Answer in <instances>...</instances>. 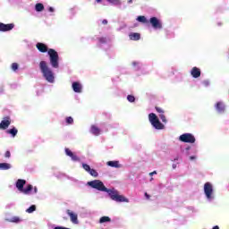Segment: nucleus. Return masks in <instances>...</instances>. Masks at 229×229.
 I'll list each match as a JSON object with an SVG mask.
<instances>
[{"label": "nucleus", "instance_id": "49", "mask_svg": "<svg viewBox=\"0 0 229 229\" xmlns=\"http://www.w3.org/2000/svg\"><path fill=\"white\" fill-rule=\"evenodd\" d=\"M96 1H97V3H101L102 0H96Z\"/></svg>", "mask_w": 229, "mask_h": 229}, {"label": "nucleus", "instance_id": "1", "mask_svg": "<svg viewBox=\"0 0 229 229\" xmlns=\"http://www.w3.org/2000/svg\"><path fill=\"white\" fill-rule=\"evenodd\" d=\"M88 185L92 189H97V191H100V192H107L108 196L113 199V201H116L117 203H128V199H126L123 195H119V191L115 189L108 190L105 187L103 182L99 180H94L88 182Z\"/></svg>", "mask_w": 229, "mask_h": 229}, {"label": "nucleus", "instance_id": "28", "mask_svg": "<svg viewBox=\"0 0 229 229\" xmlns=\"http://www.w3.org/2000/svg\"><path fill=\"white\" fill-rule=\"evenodd\" d=\"M82 167H83L84 170L87 171V173H89V172H90V169H91V168H90V165H89L83 163V164H82Z\"/></svg>", "mask_w": 229, "mask_h": 229}, {"label": "nucleus", "instance_id": "19", "mask_svg": "<svg viewBox=\"0 0 229 229\" xmlns=\"http://www.w3.org/2000/svg\"><path fill=\"white\" fill-rule=\"evenodd\" d=\"M129 37L131 40H140V34L139 33H135V32L131 33Z\"/></svg>", "mask_w": 229, "mask_h": 229}, {"label": "nucleus", "instance_id": "18", "mask_svg": "<svg viewBox=\"0 0 229 229\" xmlns=\"http://www.w3.org/2000/svg\"><path fill=\"white\" fill-rule=\"evenodd\" d=\"M107 3H110L111 4H114V6H118L121 8V4H123V2L121 0H106Z\"/></svg>", "mask_w": 229, "mask_h": 229}, {"label": "nucleus", "instance_id": "15", "mask_svg": "<svg viewBox=\"0 0 229 229\" xmlns=\"http://www.w3.org/2000/svg\"><path fill=\"white\" fill-rule=\"evenodd\" d=\"M216 108L219 114H223L225 112V104L220 101L216 105Z\"/></svg>", "mask_w": 229, "mask_h": 229}, {"label": "nucleus", "instance_id": "2", "mask_svg": "<svg viewBox=\"0 0 229 229\" xmlns=\"http://www.w3.org/2000/svg\"><path fill=\"white\" fill-rule=\"evenodd\" d=\"M39 69L47 81L48 83H55V73H53V70L49 68L47 63L46 61H41L39 63Z\"/></svg>", "mask_w": 229, "mask_h": 229}, {"label": "nucleus", "instance_id": "50", "mask_svg": "<svg viewBox=\"0 0 229 229\" xmlns=\"http://www.w3.org/2000/svg\"><path fill=\"white\" fill-rule=\"evenodd\" d=\"M189 149H191V148H186V151H189Z\"/></svg>", "mask_w": 229, "mask_h": 229}, {"label": "nucleus", "instance_id": "7", "mask_svg": "<svg viewBox=\"0 0 229 229\" xmlns=\"http://www.w3.org/2000/svg\"><path fill=\"white\" fill-rule=\"evenodd\" d=\"M179 140L188 144H194V142H196V138L191 133H184L179 137Z\"/></svg>", "mask_w": 229, "mask_h": 229}, {"label": "nucleus", "instance_id": "40", "mask_svg": "<svg viewBox=\"0 0 229 229\" xmlns=\"http://www.w3.org/2000/svg\"><path fill=\"white\" fill-rule=\"evenodd\" d=\"M102 24H108V21L107 20H103Z\"/></svg>", "mask_w": 229, "mask_h": 229}, {"label": "nucleus", "instance_id": "46", "mask_svg": "<svg viewBox=\"0 0 229 229\" xmlns=\"http://www.w3.org/2000/svg\"><path fill=\"white\" fill-rule=\"evenodd\" d=\"M128 3L129 4H131V3H133V0H129Z\"/></svg>", "mask_w": 229, "mask_h": 229}, {"label": "nucleus", "instance_id": "36", "mask_svg": "<svg viewBox=\"0 0 229 229\" xmlns=\"http://www.w3.org/2000/svg\"><path fill=\"white\" fill-rule=\"evenodd\" d=\"M156 110L158 112V114H164V110H162L160 107H156Z\"/></svg>", "mask_w": 229, "mask_h": 229}, {"label": "nucleus", "instance_id": "10", "mask_svg": "<svg viewBox=\"0 0 229 229\" xmlns=\"http://www.w3.org/2000/svg\"><path fill=\"white\" fill-rule=\"evenodd\" d=\"M65 154L67 155V157H70L73 162H80V157L74 155V153H72L71 149L65 148Z\"/></svg>", "mask_w": 229, "mask_h": 229}, {"label": "nucleus", "instance_id": "42", "mask_svg": "<svg viewBox=\"0 0 229 229\" xmlns=\"http://www.w3.org/2000/svg\"><path fill=\"white\" fill-rule=\"evenodd\" d=\"M149 174L150 176H153V174H157V171L151 172Z\"/></svg>", "mask_w": 229, "mask_h": 229}, {"label": "nucleus", "instance_id": "22", "mask_svg": "<svg viewBox=\"0 0 229 229\" xmlns=\"http://www.w3.org/2000/svg\"><path fill=\"white\" fill-rule=\"evenodd\" d=\"M7 133H10V135H12L13 137H15V135H17L18 131L16 128H13L7 131Z\"/></svg>", "mask_w": 229, "mask_h": 229}, {"label": "nucleus", "instance_id": "34", "mask_svg": "<svg viewBox=\"0 0 229 229\" xmlns=\"http://www.w3.org/2000/svg\"><path fill=\"white\" fill-rule=\"evenodd\" d=\"M106 38H99V43L100 44H106Z\"/></svg>", "mask_w": 229, "mask_h": 229}, {"label": "nucleus", "instance_id": "3", "mask_svg": "<svg viewBox=\"0 0 229 229\" xmlns=\"http://www.w3.org/2000/svg\"><path fill=\"white\" fill-rule=\"evenodd\" d=\"M24 185H26V180L19 179L16 182V188L20 192H22L23 194H31V191H33V186L31 184H29L26 188H24Z\"/></svg>", "mask_w": 229, "mask_h": 229}, {"label": "nucleus", "instance_id": "20", "mask_svg": "<svg viewBox=\"0 0 229 229\" xmlns=\"http://www.w3.org/2000/svg\"><path fill=\"white\" fill-rule=\"evenodd\" d=\"M91 133L93 135H99V133H101V130H99V128L96 127V125L91 126V130H90Z\"/></svg>", "mask_w": 229, "mask_h": 229}, {"label": "nucleus", "instance_id": "44", "mask_svg": "<svg viewBox=\"0 0 229 229\" xmlns=\"http://www.w3.org/2000/svg\"><path fill=\"white\" fill-rule=\"evenodd\" d=\"M145 197H146L147 199H149V194L145 193Z\"/></svg>", "mask_w": 229, "mask_h": 229}, {"label": "nucleus", "instance_id": "32", "mask_svg": "<svg viewBox=\"0 0 229 229\" xmlns=\"http://www.w3.org/2000/svg\"><path fill=\"white\" fill-rule=\"evenodd\" d=\"M17 69H19V64L17 63H13L12 64V70L15 72Z\"/></svg>", "mask_w": 229, "mask_h": 229}, {"label": "nucleus", "instance_id": "48", "mask_svg": "<svg viewBox=\"0 0 229 229\" xmlns=\"http://www.w3.org/2000/svg\"><path fill=\"white\" fill-rule=\"evenodd\" d=\"M173 168H174V169H176V165H173Z\"/></svg>", "mask_w": 229, "mask_h": 229}, {"label": "nucleus", "instance_id": "30", "mask_svg": "<svg viewBox=\"0 0 229 229\" xmlns=\"http://www.w3.org/2000/svg\"><path fill=\"white\" fill-rule=\"evenodd\" d=\"M159 118L163 123H167V119H165V115L164 114V113L159 114Z\"/></svg>", "mask_w": 229, "mask_h": 229}, {"label": "nucleus", "instance_id": "41", "mask_svg": "<svg viewBox=\"0 0 229 229\" xmlns=\"http://www.w3.org/2000/svg\"><path fill=\"white\" fill-rule=\"evenodd\" d=\"M48 12H55V9L53 7H49Z\"/></svg>", "mask_w": 229, "mask_h": 229}, {"label": "nucleus", "instance_id": "29", "mask_svg": "<svg viewBox=\"0 0 229 229\" xmlns=\"http://www.w3.org/2000/svg\"><path fill=\"white\" fill-rule=\"evenodd\" d=\"M127 99L130 103H133L135 102V97L131 96V95H128Z\"/></svg>", "mask_w": 229, "mask_h": 229}, {"label": "nucleus", "instance_id": "6", "mask_svg": "<svg viewBox=\"0 0 229 229\" xmlns=\"http://www.w3.org/2000/svg\"><path fill=\"white\" fill-rule=\"evenodd\" d=\"M204 193L206 194V198L208 201H212V199H214V188L210 182H206L204 184Z\"/></svg>", "mask_w": 229, "mask_h": 229}, {"label": "nucleus", "instance_id": "33", "mask_svg": "<svg viewBox=\"0 0 229 229\" xmlns=\"http://www.w3.org/2000/svg\"><path fill=\"white\" fill-rule=\"evenodd\" d=\"M12 223H19L21 219L18 216H13L11 218Z\"/></svg>", "mask_w": 229, "mask_h": 229}, {"label": "nucleus", "instance_id": "45", "mask_svg": "<svg viewBox=\"0 0 229 229\" xmlns=\"http://www.w3.org/2000/svg\"><path fill=\"white\" fill-rule=\"evenodd\" d=\"M38 191V190L37 189V187H35V188H34V194H37Z\"/></svg>", "mask_w": 229, "mask_h": 229}, {"label": "nucleus", "instance_id": "47", "mask_svg": "<svg viewBox=\"0 0 229 229\" xmlns=\"http://www.w3.org/2000/svg\"><path fill=\"white\" fill-rule=\"evenodd\" d=\"M213 229H219V226L216 225L213 227Z\"/></svg>", "mask_w": 229, "mask_h": 229}, {"label": "nucleus", "instance_id": "16", "mask_svg": "<svg viewBox=\"0 0 229 229\" xmlns=\"http://www.w3.org/2000/svg\"><path fill=\"white\" fill-rule=\"evenodd\" d=\"M8 169H12V165L8 163H0L1 171H8Z\"/></svg>", "mask_w": 229, "mask_h": 229}, {"label": "nucleus", "instance_id": "25", "mask_svg": "<svg viewBox=\"0 0 229 229\" xmlns=\"http://www.w3.org/2000/svg\"><path fill=\"white\" fill-rule=\"evenodd\" d=\"M35 8H36V12H42V10H44V4H37Z\"/></svg>", "mask_w": 229, "mask_h": 229}, {"label": "nucleus", "instance_id": "31", "mask_svg": "<svg viewBox=\"0 0 229 229\" xmlns=\"http://www.w3.org/2000/svg\"><path fill=\"white\" fill-rule=\"evenodd\" d=\"M66 123L67 124H72L74 123V120L72 119V117L69 116L66 118Z\"/></svg>", "mask_w": 229, "mask_h": 229}, {"label": "nucleus", "instance_id": "38", "mask_svg": "<svg viewBox=\"0 0 229 229\" xmlns=\"http://www.w3.org/2000/svg\"><path fill=\"white\" fill-rule=\"evenodd\" d=\"M0 94H4V88L3 87L0 88Z\"/></svg>", "mask_w": 229, "mask_h": 229}, {"label": "nucleus", "instance_id": "14", "mask_svg": "<svg viewBox=\"0 0 229 229\" xmlns=\"http://www.w3.org/2000/svg\"><path fill=\"white\" fill-rule=\"evenodd\" d=\"M191 74L194 78H199V76H201V71L198 67H193L191 72Z\"/></svg>", "mask_w": 229, "mask_h": 229}, {"label": "nucleus", "instance_id": "27", "mask_svg": "<svg viewBox=\"0 0 229 229\" xmlns=\"http://www.w3.org/2000/svg\"><path fill=\"white\" fill-rule=\"evenodd\" d=\"M89 174L91 175V176H94L95 178H98V171H96V170H94V169H90L89 170Z\"/></svg>", "mask_w": 229, "mask_h": 229}, {"label": "nucleus", "instance_id": "26", "mask_svg": "<svg viewBox=\"0 0 229 229\" xmlns=\"http://www.w3.org/2000/svg\"><path fill=\"white\" fill-rule=\"evenodd\" d=\"M137 21L138 22H143V23L148 22V20L145 18V16H138Z\"/></svg>", "mask_w": 229, "mask_h": 229}, {"label": "nucleus", "instance_id": "4", "mask_svg": "<svg viewBox=\"0 0 229 229\" xmlns=\"http://www.w3.org/2000/svg\"><path fill=\"white\" fill-rule=\"evenodd\" d=\"M48 55L50 58V64L54 69H58L59 63H58V52L53 48L48 49Z\"/></svg>", "mask_w": 229, "mask_h": 229}, {"label": "nucleus", "instance_id": "5", "mask_svg": "<svg viewBox=\"0 0 229 229\" xmlns=\"http://www.w3.org/2000/svg\"><path fill=\"white\" fill-rule=\"evenodd\" d=\"M148 120L150 124L156 129V130H164L165 126L162 123H160V120H158V117L155 113H150L148 114Z\"/></svg>", "mask_w": 229, "mask_h": 229}, {"label": "nucleus", "instance_id": "11", "mask_svg": "<svg viewBox=\"0 0 229 229\" xmlns=\"http://www.w3.org/2000/svg\"><path fill=\"white\" fill-rule=\"evenodd\" d=\"M67 214L70 216L72 223L78 225V215L69 209L67 210Z\"/></svg>", "mask_w": 229, "mask_h": 229}, {"label": "nucleus", "instance_id": "24", "mask_svg": "<svg viewBox=\"0 0 229 229\" xmlns=\"http://www.w3.org/2000/svg\"><path fill=\"white\" fill-rule=\"evenodd\" d=\"M111 219L108 216H102L99 220V223H110Z\"/></svg>", "mask_w": 229, "mask_h": 229}, {"label": "nucleus", "instance_id": "17", "mask_svg": "<svg viewBox=\"0 0 229 229\" xmlns=\"http://www.w3.org/2000/svg\"><path fill=\"white\" fill-rule=\"evenodd\" d=\"M72 89L75 92L80 93L81 92V84L80 82H73Z\"/></svg>", "mask_w": 229, "mask_h": 229}, {"label": "nucleus", "instance_id": "37", "mask_svg": "<svg viewBox=\"0 0 229 229\" xmlns=\"http://www.w3.org/2000/svg\"><path fill=\"white\" fill-rule=\"evenodd\" d=\"M203 85H205V87H208L210 85V82L208 81H204Z\"/></svg>", "mask_w": 229, "mask_h": 229}, {"label": "nucleus", "instance_id": "23", "mask_svg": "<svg viewBox=\"0 0 229 229\" xmlns=\"http://www.w3.org/2000/svg\"><path fill=\"white\" fill-rule=\"evenodd\" d=\"M35 210H37V207L35 205H32L26 209V212H28V214H32V212H35Z\"/></svg>", "mask_w": 229, "mask_h": 229}, {"label": "nucleus", "instance_id": "35", "mask_svg": "<svg viewBox=\"0 0 229 229\" xmlns=\"http://www.w3.org/2000/svg\"><path fill=\"white\" fill-rule=\"evenodd\" d=\"M11 153H10V150H7L6 152H5V154H4V157H5V158H10V157H11Z\"/></svg>", "mask_w": 229, "mask_h": 229}, {"label": "nucleus", "instance_id": "12", "mask_svg": "<svg viewBox=\"0 0 229 229\" xmlns=\"http://www.w3.org/2000/svg\"><path fill=\"white\" fill-rule=\"evenodd\" d=\"M36 47L40 53H47V46L44 43H37Z\"/></svg>", "mask_w": 229, "mask_h": 229}, {"label": "nucleus", "instance_id": "43", "mask_svg": "<svg viewBox=\"0 0 229 229\" xmlns=\"http://www.w3.org/2000/svg\"><path fill=\"white\" fill-rule=\"evenodd\" d=\"M132 65L135 67V65H139V63L138 62H133Z\"/></svg>", "mask_w": 229, "mask_h": 229}, {"label": "nucleus", "instance_id": "13", "mask_svg": "<svg viewBox=\"0 0 229 229\" xmlns=\"http://www.w3.org/2000/svg\"><path fill=\"white\" fill-rule=\"evenodd\" d=\"M10 118H6L0 123V130H6L10 126Z\"/></svg>", "mask_w": 229, "mask_h": 229}, {"label": "nucleus", "instance_id": "21", "mask_svg": "<svg viewBox=\"0 0 229 229\" xmlns=\"http://www.w3.org/2000/svg\"><path fill=\"white\" fill-rule=\"evenodd\" d=\"M109 167H119V161H109L107 162Z\"/></svg>", "mask_w": 229, "mask_h": 229}, {"label": "nucleus", "instance_id": "8", "mask_svg": "<svg viewBox=\"0 0 229 229\" xmlns=\"http://www.w3.org/2000/svg\"><path fill=\"white\" fill-rule=\"evenodd\" d=\"M150 24L154 30H162V22L157 17L150 18Z\"/></svg>", "mask_w": 229, "mask_h": 229}, {"label": "nucleus", "instance_id": "9", "mask_svg": "<svg viewBox=\"0 0 229 229\" xmlns=\"http://www.w3.org/2000/svg\"><path fill=\"white\" fill-rule=\"evenodd\" d=\"M13 28H15L13 23L4 24L0 22V31H12Z\"/></svg>", "mask_w": 229, "mask_h": 229}, {"label": "nucleus", "instance_id": "39", "mask_svg": "<svg viewBox=\"0 0 229 229\" xmlns=\"http://www.w3.org/2000/svg\"><path fill=\"white\" fill-rule=\"evenodd\" d=\"M190 160H196V156H191Z\"/></svg>", "mask_w": 229, "mask_h": 229}]
</instances>
